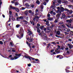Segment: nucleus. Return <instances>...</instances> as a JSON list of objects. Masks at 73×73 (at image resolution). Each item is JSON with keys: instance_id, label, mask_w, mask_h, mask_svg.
Masks as SVG:
<instances>
[{"instance_id": "obj_54", "label": "nucleus", "mask_w": 73, "mask_h": 73, "mask_svg": "<svg viewBox=\"0 0 73 73\" xmlns=\"http://www.w3.org/2000/svg\"><path fill=\"white\" fill-rule=\"evenodd\" d=\"M53 11H51L50 12V14H52V13H53Z\"/></svg>"}, {"instance_id": "obj_63", "label": "nucleus", "mask_w": 73, "mask_h": 73, "mask_svg": "<svg viewBox=\"0 0 73 73\" xmlns=\"http://www.w3.org/2000/svg\"><path fill=\"white\" fill-rule=\"evenodd\" d=\"M16 16H18V14L17 13H15Z\"/></svg>"}, {"instance_id": "obj_51", "label": "nucleus", "mask_w": 73, "mask_h": 73, "mask_svg": "<svg viewBox=\"0 0 73 73\" xmlns=\"http://www.w3.org/2000/svg\"><path fill=\"white\" fill-rule=\"evenodd\" d=\"M57 12H60V13H61V12H60V10H58L57 11Z\"/></svg>"}, {"instance_id": "obj_29", "label": "nucleus", "mask_w": 73, "mask_h": 73, "mask_svg": "<svg viewBox=\"0 0 73 73\" xmlns=\"http://www.w3.org/2000/svg\"><path fill=\"white\" fill-rule=\"evenodd\" d=\"M61 48H60V49H62V50H64V46H61Z\"/></svg>"}, {"instance_id": "obj_11", "label": "nucleus", "mask_w": 73, "mask_h": 73, "mask_svg": "<svg viewBox=\"0 0 73 73\" xmlns=\"http://www.w3.org/2000/svg\"><path fill=\"white\" fill-rule=\"evenodd\" d=\"M60 9L61 12H63L64 11V8L62 7H61Z\"/></svg>"}, {"instance_id": "obj_39", "label": "nucleus", "mask_w": 73, "mask_h": 73, "mask_svg": "<svg viewBox=\"0 0 73 73\" xmlns=\"http://www.w3.org/2000/svg\"><path fill=\"white\" fill-rule=\"evenodd\" d=\"M65 70H66V72L67 73H69V70H68L66 69Z\"/></svg>"}, {"instance_id": "obj_9", "label": "nucleus", "mask_w": 73, "mask_h": 73, "mask_svg": "<svg viewBox=\"0 0 73 73\" xmlns=\"http://www.w3.org/2000/svg\"><path fill=\"white\" fill-rule=\"evenodd\" d=\"M60 14H58L56 15V17L57 19H59L60 17Z\"/></svg>"}, {"instance_id": "obj_5", "label": "nucleus", "mask_w": 73, "mask_h": 73, "mask_svg": "<svg viewBox=\"0 0 73 73\" xmlns=\"http://www.w3.org/2000/svg\"><path fill=\"white\" fill-rule=\"evenodd\" d=\"M27 44L30 47V48H31V45H33V43L32 42H30V43L28 42L27 41L26 42Z\"/></svg>"}, {"instance_id": "obj_27", "label": "nucleus", "mask_w": 73, "mask_h": 73, "mask_svg": "<svg viewBox=\"0 0 73 73\" xmlns=\"http://www.w3.org/2000/svg\"><path fill=\"white\" fill-rule=\"evenodd\" d=\"M21 19V20H23V16H21L19 17V19Z\"/></svg>"}, {"instance_id": "obj_20", "label": "nucleus", "mask_w": 73, "mask_h": 73, "mask_svg": "<svg viewBox=\"0 0 73 73\" xmlns=\"http://www.w3.org/2000/svg\"><path fill=\"white\" fill-rule=\"evenodd\" d=\"M28 10H27L25 12V14L26 16H27V15H28Z\"/></svg>"}, {"instance_id": "obj_46", "label": "nucleus", "mask_w": 73, "mask_h": 73, "mask_svg": "<svg viewBox=\"0 0 73 73\" xmlns=\"http://www.w3.org/2000/svg\"><path fill=\"white\" fill-rule=\"evenodd\" d=\"M21 9H22V10H24V9H25V8H24V7H22Z\"/></svg>"}, {"instance_id": "obj_41", "label": "nucleus", "mask_w": 73, "mask_h": 73, "mask_svg": "<svg viewBox=\"0 0 73 73\" xmlns=\"http://www.w3.org/2000/svg\"><path fill=\"white\" fill-rule=\"evenodd\" d=\"M57 35H55L56 37H58V38H60V36H58Z\"/></svg>"}, {"instance_id": "obj_3", "label": "nucleus", "mask_w": 73, "mask_h": 73, "mask_svg": "<svg viewBox=\"0 0 73 73\" xmlns=\"http://www.w3.org/2000/svg\"><path fill=\"white\" fill-rule=\"evenodd\" d=\"M28 32L27 33H29V34H28L29 36H30L31 37H32H32H33V36H34V35H33V33H32V32L31 31H30L29 30H28ZM31 35H32V36H31Z\"/></svg>"}, {"instance_id": "obj_33", "label": "nucleus", "mask_w": 73, "mask_h": 73, "mask_svg": "<svg viewBox=\"0 0 73 73\" xmlns=\"http://www.w3.org/2000/svg\"><path fill=\"white\" fill-rule=\"evenodd\" d=\"M54 51V49H53V50H51L50 52L51 53H53V52Z\"/></svg>"}, {"instance_id": "obj_61", "label": "nucleus", "mask_w": 73, "mask_h": 73, "mask_svg": "<svg viewBox=\"0 0 73 73\" xmlns=\"http://www.w3.org/2000/svg\"><path fill=\"white\" fill-rule=\"evenodd\" d=\"M12 52H16V50H12Z\"/></svg>"}, {"instance_id": "obj_59", "label": "nucleus", "mask_w": 73, "mask_h": 73, "mask_svg": "<svg viewBox=\"0 0 73 73\" xmlns=\"http://www.w3.org/2000/svg\"><path fill=\"white\" fill-rule=\"evenodd\" d=\"M65 34H66V35H68V33H67V32H64Z\"/></svg>"}, {"instance_id": "obj_44", "label": "nucleus", "mask_w": 73, "mask_h": 73, "mask_svg": "<svg viewBox=\"0 0 73 73\" xmlns=\"http://www.w3.org/2000/svg\"><path fill=\"white\" fill-rule=\"evenodd\" d=\"M11 60H15L14 58L11 57Z\"/></svg>"}, {"instance_id": "obj_4", "label": "nucleus", "mask_w": 73, "mask_h": 73, "mask_svg": "<svg viewBox=\"0 0 73 73\" xmlns=\"http://www.w3.org/2000/svg\"><path fill=\"white\" fill-rule=\"evenodd\" d=\"M24 57H25V58H29V59L30 61H31V62H32V60H31V58H32L33 60L34 59L32 57H30L29 56H27L26 55H25L24 56Z\"/></svg>"}, {"instance_id": "obj_8", "label": "nucleus", "mask_w": 73, "mask_h": 73, "mask_svg": "<svg viewBox=\"0 0 73 73\" xmlns=\"http://www.w3.org/2000/svg\"><path fill=\"white\" fill-rule=\"evenodd\" d=\"M39 18H40V17L38 16H36L35 17L33 18V20L34 21H35L36 19H39Z\"/></svg>"}, {"instance_id": "obj_40", "label": "nucleus", "mask_w": 73, "mask_h": 73, "mask_svg": "<svg viewBox=\"0 0 73 73\" xmlns=\"http://www.w3.org/2000/svg\"><path fill=\"white\" fill-rule=\"evenodd\" d=\"M61 0H59L58 1V3H59V4H61Z\"/></svg>"}, {"instance_id": "obj_52", "label": "nucleus", "mask_w": 73, "mask_h": 73, "mask_svg": "<svg viewBox=\"0 0 73 73\" xmlns=\"http://www.w3.org/2000/svg\"><path fill=\"white\" fill-rule=\"evenodd\" d=\"M35 20L36 22H38V19H35Z\"/></svg>"}, {"instance_id": "obj_32", "label": "nucleus", "mask_w": 73, "mask_h": 73, "mask_svg": "<svg viewBox=\"0 0 73 73\" xmlns=\"http://www.w3.org/2000/svg\"><path fill=\"white\" fill-rule=\"evenodd\" d=\"M20 25H17L16 26V28H18L19 27H20Z\"/></svg>"}, {"instance_id": "obj_55", "label": "nucleus", "mask_w": 73, "mask_h": 73, "mask_svg": "<svg viewBox=\"0 0 73 73\" xmlns=\"http://www.w3.org/2000/svg\"><path fill=\"white\" fill-rule=\"evenodd\" d=\"M66 69H70V67L69 66H67L66 67Z\"/></svg>"}, {"instance_id": "obj_18", "label": "nucleus", "mask_w": 73, "mask_h": 73, "mask_svg": "<svg viewBox=\"0 0 73 73\" xmlns=\"http://www.w3.org/2000/svg\"><path fill=\"white\" fill-rule=\"evenodd\" d=\"M58 24L60 25H62L64 23H63V22L60 21V22H58Z\"/></svg>"}, {"instance_id": "obj_30", "label": "nucleus", "mask_w": 73, "mask_h": 73, "mask_svg": "<svg viewBox=\"0 0 73 73\" xmlns=\"http://www.w3.org/2000/svg\"><path fill=\"white\" fill-rule=\"evenodd\" d=\"M17 37H18V38H20V39H21V37L19 36L18 35H16Z\"/></svg>"}, {"instance_id": "obj_25", "label": "nucleus", "mask_w": 73, "mask_h": 73, "mask_svg": "<svg viewBox=\"0 0 73 73\" xmlns=\"http://www.w3.org/2000/svg\"><path fill=\"white\" fill-rule=\"evenodd\" d=\"M64 11H67L68 12L69 11V10H68L67 9L65 8L64 9Z\"/></svg>"}, {"instance_id": "obj_57", "label": "nucleus", "mask_w": 73, "mask_h": 73, "mask_svg": "<svg viewBox=\"0 0 73 73\" xmlns=\"http://www.w3.org/2000/svg\"><path fill=\"white\" fill-rule=\"evenodd\" d=\"M60 56V55H58L56 56V58H59Z\"/></svg>"}, {"instance_id": "obj_6", "label": "nucleus", "mask_w": 73, "mask_h": 73, "mask_svg": "<svg viewBox=\"0 0 73 73\" xmlns=\"http://www.w3.org/2000/svg\"><path fill=\"white\" fill-rule=\"evenodd\" d=\"M68 13H67V14L68 15H72V13H73V11L72 10H68Z\"/></svg>"}, {"instance_id": "obj_43", "label": "nucleus", "mask_w": 73, "mask_h": 73, "mask_svg": "<svg viewBox=\"0 0 73 73\" xmlns=\"http://www.w3.org/2000/svg\"><path fill=\"white\" fill-rule=\"evenodd\" d=\"M26 5L27 7H29L31 5Z\"/></svg>"}, {"instance_id": "obj_10", "label": "nucleus", "mask_w": 73, "mask_h": 73, "mask_svg": "<svg viewBox=\"0 0 73 73\" xmlns=\"http://www.w3.org/2000/svg\"><path fill=\"white\" fill-rule=\"evenodd\" d=\"M10 8H11L12 9H15V10H16L17 8H16L15 7H13L11 5L10 6Z\"/></svg>"}, {"instance_id": "obj_31", "label": "nucleus", "mask_w": 73, "mask_h": 73, "mask_svg": "<svg viewBox=\"0 0 73 73\" xmlns=\"http://www.w3.org/2000/svg\"><path fill=\"white\" fill-rule=\"evenodd\" d=\"M54 25H52L50 27V28H53V27H54Z\"/></svg>"}, {"instance_id": "obj_26", "label": "nucleus", "mask_w": 73, "mask_h": 73, "mask_svg": "<svg viewBox=\"0 0 73 73\" xmlns=\"http://www.w3.org/2000/svg\"><path fill=\"white\" fill-rule=\"evenodd\" d=\"M61 27L62 28H66V27L63 25H61Z\"/></svg>"}, {"instance_id": "obj_23", "label": "nucleus", "mask_w": 73, "mask_h": 73, "mask_svg": "<svg viewBox=\"0 0 73 73\" xmlns=\"http://www.w3.org/2000/svg\"><path fill=\"white\" fill-rule=\"evenodd\" d=\"M44 26L42 25L40 26V29H41V30H42V29L44 28Z\"/></svg>"}, {"instance_id": "obj_34", "label": "nucleus", "mask_w": 73, "mask_h": 73, "mask_svg": "<svg viewBox=\"0 0 73 73\" xmlns=\"http://www.w3.org/2000/svg\"><path fill=\"white\" fill-rule=\"evenodd\" d=\"M68 7L70 8H73V6L71 5H68Z\"/></svg>"}, {"instance_id": "obj_7", "label": "nucleus", "mask_w": 73, "mask_h": 73, "mask_svg": "<svg viewBox=\"0 0 73 73\" xmlns=\"http://www.w3.org/2000/svg\"><path fill=\"white\" fill-rule=\"evenodd\" d=\"M61 34V33H60V31H58L56 32V35H58V36H62V34H61L60 35V34Z\"/></svg>"}, {"instance_id": "obj_38", "label": "nucleus", "mask_w": 73, "mask_h": 73, "mask_svg": "<svg viewBox=\"0 0 73 73\" xmlns=\"http://www.w3.org/2000/svg\"><path fill=\"white\" fill-rule=\"evenodd\" d=\"M9 18H11V17H13V16H12V14H9Z\"/></svg>"}, {"instance_id": "obj_45", "label": "nucleus", "mask_w": 73, "mask_h": 73, "mask_svg": "<svg viewBox=\"0 0 73 73\" xmlns=\"http://www.w3.org/2000/svg\"><path fill=\"white\" fill-rule=\"evenodd\" d=\"M18 57H17L16 56H15L14 57V59L15 60H16V59H17Z\"/></svg>"}, {"instance_id": "obj_50", "label": "nucleus", "mask_w": 73, "mask_h": 73, "mask_svg": "<svg viewBox=\"0 0 73 73\" xmlns=\"http://www.w3.org/2000/svg\"><path fill=\"white\" fill-rule=\"evenodd\" d=\"M11 3H12V4H14V3H15V1H11Z\"/></svg>"}, {"instance_id": "obj_15", "label": "nucleus", "mask_w": 73, "mask_h": 73, "mask_svg": "<svg viewBox=\"0 0 73 73\" xmlns=\"http://www.w3.org/2000/svg\"><path fill=\"white\" fill-rule=\"evenodd\" d=\"M21 54H18L17 53H16L15 54V56H17V57H20V56H21Z\"/></svg>"}, {"instance_id": "obj_47", "label": "nucleus", "mask_w": 73, "mask_h": 73, "mask_svg": "<svg viewBox=\"0 0 73 73\" xmlns=\"http://www.w3.org/2000/svg\"><path fill=\"white\" fill-rule=\"evenodd\" d=\"M43 30L44 31V32H46V28H45L43 29Z\"/></svg>"}, {"instance_id": "obj_14", "label": "nucleus", "mask_w": 73, "mask_h": 73, "mask_svg": "<svg viewBox=\"0 0 73 73\" xmlns=\"http://www.w3.org/2000/svg\"><path fill=\"white\" fill-rule=\"evenodd\" d=\"M64 31L66 32H69V31H70V29H68L67 28H66L64 29Z\"/></svg>"}, {"instance_id": "obj_64", "label": "nucleus", "mask_w": 73, "mask_h": 73, "mask_svg": "<svg viewBox=\"0 0 73 73\" xmlns=\"http://www.w3.org/2000/svg\"><path fill=\"white\" fill-rule=\"evenodd\" d=\"M52 13L53 15H56V13L53 12Z\"/></svg>"}, {"instance_id": "obj_60", "label": "nucleus", "mask_w": 73, "mask_h": 73, "mask_svg": "<svg viewBox=\"0 0 73 73\" xmlns=\"http://www.w3.org/2000/svg\"><path fill=\"white\" fill-rule=\"evenodd\" d=\"M69 41H72V39L70 38L68 40Z\"/></svg>"}, {"instance_id": "obj_2", "label": "nucleus", "mask_w": 73, "mask_h": 73, "mask_svg": "<svg viewBox=\"0 0 73 73\" xmlns=\"http://www.w3.org/2000/svg\"><path fill=\"white\" fill-rule=\"evenodd\" d=\"M33 58L34 59H33L31 58V60H32L33 61L32 62H33V63H35V64H36V63H38V62H40V60H39L38 59H35L34 58ZM37 61H38V62H37Z\"/></svg>"}, {"instance_id": "obj_28", "label": "nucleus", "mask_w": 73, "mask_h": 73, "mask_svg": "<svg viewBox=\"0 0 73 73\" xmlns=\"http://www.w3.org/2000/svg\"><path fill=\"white\" fill-rule=\"evenodd\" d=\"M29 13H32V11L31 10H29Z\"/></svg>"}, {"instance_id": "obj_48", "label": "nucleus", "mask_w": 73, "mask_h": 73, "mask_svg": "<svg viewBox=\"0 0 73 73\" xmlns=\"http://www.w3.org/2000/svg\"><path fill=\"white\" fill-rule=\"evenodd\" d=\"M31 7H32V8H34V7H35V5H31Z\"/></svg>"}, {"instance_id": "obj_37", "label": "nucleus", "mask_w": 73, "mask_h": 73, "mask_svg": "<svg viewBox=\"0 0 73 73\" xmlns=\"http://www.w3.org/2000/svg\"><path fill=\"white\" fill-rule=\"evenodd\" d=\"M47 31H49V30H50V28H49V27H47Z\"/></svg>"}, {"instance_id": "obj_42", "label": "nucleus", "mask_w": 73, "mask_h": 73, "mask_svg": "<svg viewBox=\"0 0 73 73\" xmlns=\"http://www.w3.org/2000/svg\"><path fill=\"white\" fill-rule=\"evenodd\" d=\"M0 44H1V45H3V42H2V41H0Z\"/></svg>"}, {"instance_id": "obj_19", "label": "nucleus", "mask_w": 73, "mask_h": 73, "mask_svg": "<svg viewBox=\"0 0 73 73\" xmlns=\"http://www.w3.org/2000/svg\"><path fill=\"white\" fill-rule=\"evenodd\" d=\"M62 17L63 18V19H65V17H66V15H65V14H62Z\"/></svg>"}, {"instance_id": "obj_35", "label": "nucleus", "mask_w": 73, "mask_h": 73, "mask_svg": "<svg viewBox=\"0 0 73 73\" xmlns=\"http://www.w3.org/2000/svg\"><path fill=\"white\" fill-rule=\"evenodd\" d=\"M46 24L47 25V26H50V24H49V23H46Z\"/></svg>"}, {"instance_id": "obj_16", "label": "nucleus", "mask_w": 73, "mask_h": 73, "mask_svg": "<svg viewBox=\"0 0 73 73\" xmlns=\"http://www.w3.org/2000/svg\"><path fill=\"white\" fill-rule=\"evenodd\" d=\"M36 3L37 4H38V5H40V1H39V0H37L36 1Z\"/></svg>"}, {"instance_id": "obj_56", "label": "nucleus", "mask_w": 73, "mask_h": 73, "mask_svg": "<svg viewBox=\"0 0 73 73\" xmlns=\"http://www.w3.org/2000/svg\"><path fill=\"white\" fill-rule=\"evenodd\" d=\"M31 66V64H28V66L30 67Z\"/></svg>"}, {"instance_id": "obj_13", "label": "nucleus", "mask_w": 73, "mask_h": 73, "mask_svg": "<svg viewBox=\"0 0 73 73\" xmlns=\"http://www.w3.org/2000/svg\"><path fill=\"white\" fill-rule=\"evenodd\" d=\"M32 41H33V39L32 38H30L29 40L28 41L30 42H32V43H34L33 42H32Z\"/></svg>"}, {"instance_id": "obj_49", "label": "nucleus", "mask_w": 73, "mask_h": 73, "mask_svg": "<svg viewBox=\"0 0 73 73\" xmlns=\"http://www.w3.org/2000/svg\"><path fill=\"white\" fill-rule=\"evenodd\" d=\"M60 53V51H58V50H57V51H56V53H57L58 54V53Z\"/></svg>"}, {"instance_id": "obj_58", "label": "nucleus", "mask_w": 73, "mask_h": 73, "mask_svg": "<svg viewBox=\"0 0 73 73\" xmlns=\"http://www.w3.org/2000/svg\"><path fill=\"white\" fill-rule=\"evenodd\" d=\"M37 27H40V24H37Z\"/></svg>"}, {"instance_id": "obj_62", "label": "nucleus", "mask_w": 73, "mask_h": 73, "mask_svg": "<svg viewBox=\"0 0 73 73\" xmlns=\"http://www.w3.org/2000/svg\"><path fill=\"white\" fill-rule=\"evenodd\" d=\"M69 48H70V49H72V46H71V45H70L69 46Z\"/></svg>"}, {"instance_id": "obj_22", "label": "nucleus", "mask_w": 73, "mask_h": 73, "mask_svg": "<svg viewBox=\"0 0 73 73\" xmlns=\"http://www.w3.org/2000/svg\"><path fill=\"white\" fill-rule=\"evenodd\" d=\"M37 32L38 33H40L41 32V30H40L39 29H37Z\"/></svg>"}, {"instance_id": "obj_36", "label": "nucleus", "mask_w": 73, "mask_h": 73, "mask_svg": "<svg viewBox=\"0 0 73 73\" xmlns=\"http://www.w3.org/2000/svg\"><path fill=\"white\" fill-rule=\"evenodd\" d=\"M57 22H58V20L56 19H55L54 21V23H57Z\"/></svg>"}, {"instance_id": "obj_1", "label": "nucleus", "mask_w": 73, "mask_h": 73, "mask_svg": "<svg viewBox=\"0 0 73 73\" xmlns=\"http://www.w3.org/2000/svg\"><path fill=\"white\" fill-rule=\"evenodd\" d=\"M23 33H24V30L23 29V27H21L20 29V32L19 33V34H21L19 35L21 38H22L23 37V36H24Z\"/></svg>"}, {"instance_id": "obj_21", "label": "nucleus", "mask_w": 73, "mask_h": 73, "mask_svg": "<svg viewBox=\"0 0 73 73\" xmlns=\"http://www.w3.org/2000/svg\"><path fill=\"white\" fill-rule=\"evenodd\" d=\"M52 19H53V18H50V17H48V20L49 21H52Z\"/></svg>"}, {"instance_id": "obj_24", "label": "nucleus", "mask_w": 73, "mask_h": 73, "mask_svg": "<svg viewBox=\"0 0 73 73\" xmlns=\"http://www.w3.org/2000/svg\"><path fill=\"white\" fill-rule=\"evenodd\" d=\"M15 6L18 5H19V3L17 2H16L15 3Z\"/></svg>"}, {"instance_id": "obj_17", "label": "nucleus", "mask_w": 73, "mask_h": 73, "mask_svg": "<svg viewBox=\"0 0 73 73\" xmlns=\"http://www.w3.org/2000/svg\"><path fill=\"white\" fill-rule=\"evenodd\" d=\"M23 22H25L24 24H25L26 25H27V24L28 23V22L26 20H24L23 21Z\"/></svg>"}, {"instance_id": "obj_53", "label": "nucleus", "mask_w": 73, "mask_h": 73, "mask_svg": "<svg viewBox=\"0 0 73 73\" xmlns=\"http://www.w3.org/2000/svg\"><path fill=\"white\" fill-rule=\"evenodd\" d=\"M9 13L10 15V14H12V11H9Z\"/></svg>"}, {"instance_id": "obj_12", "label": "nucleus", "mask_w": 73, "mask_h": 73, "mask_svg": "<svg viewBox=\"0 0 73 73\" xmlns=\"http://www.w3.org/2000/svg\"><path fill=\"white\" fill-rule=\"evenodd\" d=\"M72 20L70 19V20H66V22L68 23H71L72 22Z\"/></svg>"}]
</instances>
